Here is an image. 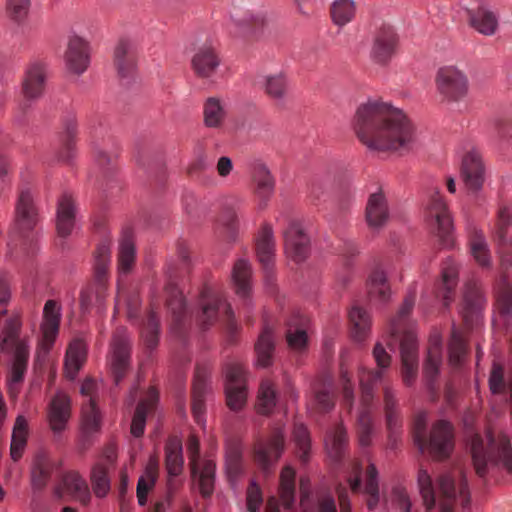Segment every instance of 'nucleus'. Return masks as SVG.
<instances>
[{
  "mask_svg": "<svg viewBox=\"0 0 512 512\" xmlns=\"http://www.w3.org/2000/svg\"><path fill=\"white\" fill-rule=\"evenodd\" d=\"M251 266L247 260H238L232 270V281L235 292L241 298H248L251 292Z\"/></svg>",
  "mask_w": 512,
  "mask_h": 512,
  "instance_id": "47",
  "label": "nucleus"
},
{
  "mask_svg": "<svg viewBox=\"0 0 512 512\" xmlns=\"http://www.w3.org/2000/svg\"><path fill=\"white\" fill-rule=\"evenodd\" d=\"M165 466L170 477L179 476L183 471L184 459L182 441L178 436H170L164 447Z\"/></svg>",
  "mask_w": 512,
  "mask_h": 512,
  "instance_id": "33",
  "label": "nucleus"
},
{
  "mask_svg": "<svg viewBox=\"0 0 512 512\" xmlns=\"http://www.w3.org/2000/svg\"><path fill=\"white\" fill-rule=\"evenodd\" d=\"M400 356L403 381L410 386L418 373V340L413 328L403 332L400 337Z\"/></svg>",
  "mask_w": 512,
  "mask_h": 512,
  "instance_id": "12",
  "label": "nucleus"
},
{
  "mask_svg": "<svg viewBox=\"0 0 512 512\" xmlns=\"http://www.w3.org/2000/svg\"><path fill=\"white\" fill-rule=\"evenodd\" d=\"M70 416L71 399L66 393L58 391L48 408V422L54 434H60L66 429Z\"/></svg>",
  "mask_w": 512,
  "mask_h": 512,
  "instance_id": "22",
  "label": "nucleus"
},
{
  "mask_svg": "<svg viewBox=\"0 0 512 512\" xmlns=\"http://www.w3.org/2000/svg\"><path fill=\"white\" fill-rule=\"evenodd\" d=\"M466 231L470 253L475 262L482 268H491V254L483 231L473 223L467 225Z\"/></svg>",
  "mask_w": 512,
  "mask_h": 512,
  "instance_id": "27",
  "label": "nucleus"
},
{
  "mask_svg": "<svg viewBox=\"0 0 512 512\" xmlns=\"http://www.w3.org/2000/svg\"><path fill=\"white\" fill-rule=\"evenodd\" d=\"M38 223V212L29 191H22L18 197L15 218L11 233L18 237H28Z\"/></svg>",
  "mask_w": 512,
  "mask_h": 512,
  "instance_id": "10",
  "label": "nucleus"
},
{
  "mask_svg": "<svg viewBox=\"0 0 512 512\" xmlns=\"http://www.w3.org/2000/svg\"><path fill=\"white\" fill-rule=\"evenodd\" d=\"M382 377V370H368L365 368L359 370V384L361 389L359 413L366 412L368 415H371L374 401V389Z\"/></svg>",
  "mask_w": 512,
  "mask_h": 512,
  "instance_id": "30",
  "label": "nucleus"
},
{
  "mask_svg": "<svg viewBox=\"0 0 512 512\" xmlns=\"http://www.w3.org/2000/svg\"><path fill=\"white\" fill-rule=\"evenodd\" d=\"M373 420L372 416L366 412L358 413L357 417V437L361 447H368L372 443Z\"/></svg>",
  "mask_w": 512,
  "mask_h": 512,
  "instance_id": "64",
  "label": "nucleus"
},
{
  "mask_svg": "<svg viewBox=\"0 0 512 512\" xmlns=\"http://www.w3.org/2000/svg\"><path fill=\"white\" fill-rule=\"evenodd\" d=\"M160 323L157 314L151 310L147 320L141 329V338L150 350L154 349L159 342Z\"/></svg>",
  "mask_w": 512,
  "mask_h": 512,
  "instance_id": "57",
  "label": "nucleus"
},
{
  "mask_svg": "<svg viewBox=\"0 0 512 512\" xmlns=\"http://www.w3.org/2000/svg\"><path fill=\"white\" fill-rule=\"evenodd\" d=\"M131 361V344L125 327L117 328L112 336L109 354V367L114 382L118 385L126 376Z\"/></svg>",
  "mask_w": 512,
  "mask_h": 512,
  "instance_id": "7",
  "label": "nucleus"
},
{
  "mask_svg": "<svg viewBox=\"0 0 512 512\" xmlns=\"http://www.w3.org/2000/svg\"><path fill=\"white\" fill-rule=\"evenodd\" d=\"M207 297L208 288H205L201 292L202 311L198 318L201 328L205 330L211 326L217 320L218 311L220 308H223L229 319V329H235L234 312L231 305L225 299L220 297H213L210 301H206Z\"/></svg>",
  "mask_w": 512,
  "mask_h": 512,
  "instance_id": "18",
  "label": "nucleus"
},
{
  "mask_svg": "<svg viewBox=\"0 0 512 512\" xmlns=\"http://www.w3.org/2000/svg\"><path fill=\"white\" fill-rule=\"evenodd\" d=\"M158 476V464L154 460H150L145 468L143 475H141L137 482L136 495L137 501L140 506H145L147 503L148 493L155 486Z\"/></svg>",
  "mask_w": 512,
  "mask_h": 512,
  "instance_id": "50",
  "label": "nucleus"
},
{
  "mask_svg": "<svg viewBox=\"0 0 512 512\" xmlns=\"http://www.w3.org/2000/svg\"><path fill=\"white\" fill-rule=\"evenodd\" d=\"M353 129L359 141L372 151H408L415 141V128L404 112L377 100L358 107Z\"/></svg>",
  "mask_w": 512,
  "mask_h": 512,
  "instance_id": "1",
  "label": "nucleus"
},
{
  "mask_svg": "<svg viewBox=\"0 0 512 512\" xmlns=\"http://www.w3.org/2000/svg\"><path fill=\"white\" fill-rule=\"evenodd\" d=\"M111 262L110 243H100L94 252V279L80 292V308L83 313L100 304L107 295L108 270Z\"/></svg>",
  "mask_w": 512,
  "mask_h": 512,
  "instance_id": "3",
  "label": "nucleus"
},
{
  "mask_svg": "<svg viewBox=\"0 0 512 512\" xmlns=\"http://www.w3.org/2000/svg\"><path fill=\"white\" fill-rule=\"evenodd\" d=\"M507 270L494 286V312L509 323L512 316V284L507 279Z\"/></svg>",
  "mask_w": 512,
  "mask_h": 512,
  "instance_id": "29",
  "label": "nucleus"
},
{
  "mask_svg": "<svg viewBox=\"0 0 512 512\" xmlns=\"http://www.w3.org/2000/svg\"><path fill=\"white\" fill-rule=\"evenodd\" d=\"M398 42V36L392 27L385 25L380 27L373 37L371 59L377 64H387L396 54Z\"/></svg>",
  "mask_w": 512,
  "mask_h": 512,
  "instance_id": "15",
  "label": "nucleus"
},
{
  "mask_svg": "<svg viewBox=\"0 0 512 512\" xmlns=\"http://www.w3.org/2000/svg\"><path fill=\"white\" fill-rule=\"evenodd\" d=\"M54 470L55 463L45 451H38L34 455L30 467V485L33 493L42 491L48 485Z\"/></svg>",
  "mask_w": 512,
  "mask_h": 512,
  "instance_id": "21",
  "label": "nucleus"
},
{
  "mask_svg": "<svg viewBox=\"0 0 512 512\" xmlns=\"http://www.w3.org/2000/svg\"><path fill=\"white\" fill-rule=\"evenodd\" d=\"M469 24L485 36L494 35L498 29V15L488 5H478L467 9Z\"/></svg>",
  "mask_w": 512,
  "mask_h": 512,
  "instance_id": "26",
  "label": "nucleus"
},
{
  "mask_svg": "<svg viewBox=\"0 0 512 512\" xmlns=\"http://www.w3.org/2000/svg\"><path fill=\"white\" fill-rule=\"evenodd\" d=\"M424 217L427 224L435 229L441 246L452 248L455 244L453 218L438 190L429 193L424 204Z\"/></svg>",
  "mask_w": 512,
  "mask_h": 512,
  "instance_id": "4",
  "label": "nucleus"
},
{
  "mask_svg": "<svg viewBox=\"0 0 512 512\" xmlns=\"http://www.w3.org/2000/svg\"><path fill=\"white\" fill-rule=\"evenodd\" d=\"M47 71L42 62L32 63L23 80V93L29 99H35L42 95L45 89Z\"/></svg>",
  "mask_w": 512,
  "mask_h": 512,
  "instance_id": "31",
  "label": "nucleus"
},
{
  "mask_svg": "<svg viewBox=\"0 0 512 512\" xmlns=\"http://www.w3.org/2000/svg\"><path fill=\"white\" fill-rule=\"evenodd\" d=\"M209 371L197 365L192 389V414L196 423L205 426V396L208 391Z\"/></svg>",
  "mask_w": 512,
  "mask_h": 512,
  "instance_id": "20",
  "label": "nucleus"
},
{
  "mask_svg": "<svg viewBox=\"0 0 512 512\" xmlns=\"http://www.w3.org/2000/svg\"><path fill=\"white\" fill-rule=\"evenodd\" d=\"M438 489L441 495L439 512H453L455 500L461 499V505L466 508L470 504V492L465 475L460 474L456 483L450 474H443L438 478Z\"/></svg>",
  "mask_w": 512,
  "mask_h": 512,
  "instance_id": "8",
  "label": "nucleus"
},
{
  "mask_svg": "<svg viewBox=\"0 0 512 512\" xmlns=\"http://www.w3.org/2000/svg\"><path fill=\"white\" fill-rule=\"evenodd\" d=\"M255 249L263 269L271 270L275 259V239L273 228L269 223H263L258 231L255 237Z\"/></svg>",
  "mask_w": 512,
  "mask_h": 512,
  "instance_id": "23",
  "label": "nucleus"
},
{
  "mask_svg": "<svg viewBox=\"0 0 512 512\" xmlns=\"http://www.w3.org/2000/svg\"><path fill=\"white\" fill-rule=\"evenodd\" d=\"M195 74L201 78L213 76L221 64L219 50L212 43L200 46L191 60Z\"/></svg>",
  "mask_w": 512,
  "mask_h": 512,
  "instance_id": "19",
  "label": "nucleus"
},
{
  "mask_svg": "<svg viewBox=\"0 0 512 512\" xmlns=\"http://www.w3.org/2000/svg\"><path fill=\"white\" fill-rule=\"evenodd\" d=\"M253 183L255 185L256 195L266 202L274 192L275 182L268 170L263 164H256L252 170Z\"/></svg>",
  "mask_w": 512,
  "mask_h": 512,
  "instance_id": "42",
  "label": "nucleus"
},
{
  "mask_svg": "<svg viewBox=\"0 0 512 512\" xmlns=\"http://www.w3.org/2000/svg\"><path fill=\"white\" fill-rule=\"evenodd\" d=\"M365 493L370 496L367 501L369 510L376 508L379 502L378 471L373 463H370L366 470Z\"/></svg>",
  "mask_w": 512,
  "mask_h": 512,
  "instance_id": "61",
  "label": "nucleus"
},
{
  "mask_svg": "<svg viewBox=\"0 0 512 512\" xmlns=\"http://www.w3.org/2000/svg\"><path fill=\"white\" fill-rule=\"evenodd\" d=\"M295 470L291 466H285L280 473L278 488L279 498L285 509L293 508L295 502Z\"/></svg>",
  "mask_w": 512,
  "mask_h": 512,
  "instance_id": "48",
  "label": "nucleus"
},
{
  "mask_svg": "<svg viewBox=\"0 0 512 512\" xmlns=\"http://www.w3.org/2000/svg\"><path fill=\"white\" fill-rule=\"evenodd\" d=\"M440 275L435 285V295L442 299L445 307H449L454 301L459 282V264L453 258H447L442 263Z\"/></svg>",
  "mask_w": 512,
  "mask_h": 512,
  "instance_id": "17",
  "label": "nucleus"
},
{
  "mask_svg": "<svg viewBox=\"0 0 512 512\" xmlns=\"http://www.w3.org/2000/svg\"><path fill=\"white\" fill-rule=\"evenodd\" d=\"M384 410L387 429L390 437L397 436L402 427V420L398 411V403L395 392L390 386L384 387Z\"/></svg>",
  "mask_w": 512,
  "mask_h": 512,
  "instance_id": "41",
  "label": "nucleus"
},
{
  "mask_svg": "<svg viewBox=\"0 0 512 512\" xmlns=\"http://www.w3.org/2000/svg\"><path fill=\"white\" fill-rule=\"evenodd\" d=\"M434 81L443 102H458L468 94V77L464 71L454 65L440 67L435 74Z\"/></svg>",
  "mask_w": 512,
  "mask_h": 512,
  "instance_id": "5",
  "label": "nucleus"
},
{
  "mask_svg": "<svg viewBox=\"0 0 512 512\" xmlns=\"http://www.w3.org/2000/svg\"><path fill=\"white\" fill-rule=\"evenodd\" d=\"M416 299V291L409 290L408 294L404 298V301L398 311L396 318L391 322V334L396 336L400 334V328L405 322L406 318L411 314Z\"/></svg>",
  "mask_w": 512,
  "mask_h": 512,
  "instance_id": "63",
  "label": "nucleus"
},
{
  "mask_svg": "<svg viewBox=\"0 0 512 512\" xmlns=\"http://www.w3.org/2000/svg\"><path fill=\"white\" fill-rule=\"evenodd\" d=\"M216 464L213 460H204L199 471V490L200 494L206 498L214 492Z\"/></svg>",
  "mask_w": 512,
  "mask_h": 512,
  "instance_id": "56",
  "label": "nucleus"
},
{
  "mask_svg": "<svg viewBox=\"0 0 512 512\" xmlns=\"http://www.w3.org/2000/svg\"><path fill=\"white\" fill-rule=\"evenodd\" d=\"M28 435V421L23 415H18L14 422L10 443V456L14 462L22 458L27 446Z\"/></svg>",
  "mask_w": 512,
  "mask_h": 512,
  "instance_id": "39",
  "label": "nucleus"
},
{
  "mask_svg": "<svg viewBox=\"0 0 512 512\" xmlns=\"http://www.w3.org/2000/svg\"><path fill=\"white\" fill-rule=\"evenodd\" d=\"M486 304V297L479 281L471 280L465 284L462 304V316L467 322L478 314Z\"/></svg>",
  "mask_w": 512,
  "mask_h": 512,
  "instance_id": "28",
  "label": "nucleus"
},
{
  "mask_svg": "<svg viewBox=\"0 0 512 512\" xmlns=\"http://www.w3.org/2000/svg\"><path fill=\"white\" fill-rule=\"evenodd\" d=\"M487 448H484L483 439L475 434L471 439V454L476 474L484 478L491 470L503 469L512 472V448L506 436L494 439L489 433Z\"/></svg>",
  "mask_w": 512,
  "mask_h": 512,
  "instance_id": "2",
  "label": "nucleus"
},
{
  "mask_svg": "<svg viewBox=\"0 0 512 512\" xmlns=\"http://www.w3.org/2000/svg\"><path fill=\"white\" fill-rule=\"evenodd\" d=\"M61 484L83 506L91 501V493L86 480L77 471H68L62 475Z\"/></svg>",
  "mask_w": 512,
  "mask_h": 512,
  "instance_id": "34",
  "label": "nucleus"
},
{
  "mask_svg": "<svg viewBox=\"0 0 512 512\" xmlns=\"http://www.w3.org/2000/svg\"><path fill=\"white\" fill-rule=\"evenodd\" d=\"M90 481L95 496L98 498L106 497L111 488L107 465L102 462L93 465Z\"/></svg>",
  "mask_w": 512,
  "mask_h": 512,
  "instance_id": "52",
  "label": "nucleus"
},
{
  "mask_svg": "<svg viewBox=\"0 0 512 512\" xmlns=\"http://www.w3.org/2000/svg\"><path fill=\"white\" fill-rule=\"evenodd\" d=\"M388 207L385 196L381 192L370 195L366 206V221L368 226L378 229L383 226L388 219Z\"/></svg>",
  "mask_w": 512,
  "mask_h": 512,
  "instance_id": "36",
  "label": "nucleus"
},
{
  "mask_svg": "<svg viewBox=\"0 0 512 512\" xmlns=\"http://www.w3.org/2000/svg\"><path fill=\"white\" fill-rule=\"evenodd\" d=\"M367 289L371 301L384 304L390 300L391 289L387 276L380 268L374 269L369 275Z\"/></svg>",
  "mask_w": 512,
  "mask_h": 512,
  "instance_id": "38",
  "label": "nucleus"
},
{
  "mask_svg": "<svg viewBox=\"0 0 512 512\" xmlns=\"http://www.w3.org/2000/svg\"><path fill=\"white\" fill-rule=\"evenodd\" d=\"M86 346L85 343L76 339L73 340L66 351L64 360L65 375L68 379L74 380L86 361Z\"/></svg>",
  "mask_w": 512,
  "mask_h": 512,
  "instance_id": "37",
  "label": "nucleus"
},
{
  "mask_svg": "<svg viewBox=\"0 0 512 512\" xmlns=\"http://www.w3.org/2000/svg\"><path fill=\"white\" fill-rule=\"evenodd\" d=\"M276 406V391L270 380H263L260 384L256 409L259 414L268 415Z\"/></svg>",
  "mask_w": 512,
  "mask_h": 512,
  "instance_id": "54",
  "label": "nucleus"
},
{
  "mask_svg": "<svg viewBox=\"0 0 512 512\" xmlns=\"http://www.w3.org/2000/svg\"><path fill=\"white\" fill-rule=\"evenodd\" d=\"M512 226V204H502L497 212L495 234L499 242L504 243L508 230Z\"/></svg>",
  "mask_w": 512,
  "mask_h": 512,
  "instance_id": "62",
  "label": "nucleus"
},
{
  "mask_svg": "<svg viewBox=\"0 0 512 512\" xmlns=\"http://www.w3.org/2000/svg\"><path fill=\"white\" fill-rule=\"evenodd\" d=\"M167 306L171 311L175 324H180L184 318L186 305L182 292L173 284L166 286Z\"/></svg>",
  "mask_w": 512,
  "mask_h": 512,
  "instance_id": "55",
  "label": "nucleus"
},
{
  "mask_svg": "<svg viewBox=\"0 0 512 512\" xmlns=\"http://www.w3.org/2000/svg\"><path fill=\"white\" fill-rule=\"evenodd\" d=\"M157 401L158 391L154 387H150L147 397L141 400L136 406L132 418L130 432L134 437L138 438L144 434L147 412L155 406Z\"/></svg>",
  "mask_w": 512,
  "mask_h": 512,
  "instance_id": "35",
  "label": "nucleus"
},
{
  "mask_svg": "<svg viewBox=\"0 0 512 512\" xmlns=\"http://www.w3.org/2000/svg\"><path fill=\"white\" fill-rule=\"evenodd\" d=\"M114 65L121 78L132 76L137 68V51L128 39H120L114 48Z\"/></svg>",
  "mask_w": 512,
  "mask_h": 512,
  "instance_id": "25",
  "label": "nucleus"
},
{
  "mask_svg": "<svg viewBox=\"0 0 512 512\" xmlns=\"http://www.w3.org/2000/svg\"><path fill=\"white\" fill-rule=\"evenodd\" d=\"M454 447L453 426L446 420L435 422L431 428L427 448L433 459L448 458Z\"/></svg>",
  "mask_w": 512,
  "mask_h": 512,
  "instance_id": "11",
  "label": "nucleus"
},
{
  "mask_svg": "<svg viewBox=\"0 0 512 512\" xmlns=\"http://www.w3.org/2000/svg\"><path fill=\"white\" fill-rule=\"evenodd\" d=\"M29 360V345L20 342L13 353V361L10 370V390L13 384L21 383L27 370Z\"/></svg>",
  "mask_w": 512,
  "mask_h": 512,
  "instance_id": "45",
  "label": "nucleus"
},
{
  "mask_svg": "<svg viewBox=\"0 0 512 512\" xmlns=\"http://www.w3.org/2000/svg\"><path fill=\"white\" fill-rule=\"evenodd\" d=\"M226 404L232 411H240L247 401L246 370L238 361L224 365Z\"/></svg>",
  "mask_w": 512,
  "mask_h": 512,
  "instance_id": "6",
  "label": "nucleus"
},
{
  "mask_svg": "<svg viewBox=\"0 0 512 512\" xmlns=\"http://www.w3.org/2000/svg\"><path fill=\"white\" fill-rule=\"evenodd\" d=\"M75 203L71 194L64 193L58 200L56 229L60 237L71 234L75 222Z\"/></svg>",
  "mask_w": 512,
  "mask_h": 512,
  "instance_id": "32",
  "label": "nucleus"
},
{
  "mask_svg": "<svg viewBox=\"0 0 512 512\" xmlns=\"http://www.w3.org/2000/svg\"><path fill=\"white\" fill-rule=\"evenodd\" d=\"M284 248L287 258L295 263H301L308 257L310 241L298 222H291L284 232Z\"/></svg>",
  "mask_w": 512,
  "mask_h": 512,
  "instance_id": "16",
  "label": "nucleus"
},
{
  "mask_svg": "<svg viewBox=\"0 0 512 512\" xmlns=\"http://www.w3.org/2000/svg\"><path fill=\"white\" fill-rule=\"evenodd\" d=\"M351 335L356 342H363L369 335L371 318L369 313L360 307H353L349 313Z\"/></svg>",
  "mask_w": 512,
  "mask_h": 512,
  "instance_id": "49",
  "label": "nucleus"
},
{
  "mask_svg": "<svg viewBox=\"0 0 512 512\" xmlns=\"http://www.w3.org/2000/svg\"><path fill=\"white\" fill-rule=\"evenodd\" d=\"M461 177L469 191L477 193L482 189L485 179V166L482 155L476 148L469 150L463 157Z\"/></svg>",
  "mask_w": 512,
  "mask_h": 512,
  "instance_id": "14",
  "label": "nucleus"
},
{
  "mask_svg": "<svg viewBox=\"0 0 512 512\" xmlns=\"http://www.w3.org/2000/svg\"><path fill=\"white\" fill-rule=\"evenodd\" d=\"M293 440L300 460L304 463L307 462L311 450V438L304 424L298 423L294 425Z\"/></svg>",
  "mask_w": 512,
  "mask_h": 512,
  "instance_id": "59",
  "label": "nucleus"
},
{
  "mask_svg": "<svg viewBox=\"0 0 512 512\" xmlns=\"http://www.w3.org/2000/svg\"><path fill=\"white\" fill-rule=\"evenodd\" d=\"M136 258V249L133 240V233L130 228H125L122 232V238L118 254V271L126 274L131 271Z\"/></svg>",
  "mask_w": 512,
  "mask_h": 512,
  "instance_id": "40",
  "label": "nucleus"
},
{
  "mask_svg": "<svg viewBox=\"0 0 512 512\" xmlns=\"http://www.w3.org/2000/svg\"><path fill=\"white\" fill-rule=\"evenodd\" d=\"M61 306L56 300H47L43 308V319L40 325L42 339L39 349L45 354L53 347L59 333L61 322Z\"/></svg>",
  "mask_w": 512,
  "mask_h": 512,
  "instance_id": "13",
  "label": "nucleus"
},
{
  "mask_svg": "<svg viewBox=\"0 0 512 512\" xmlns=\"http://www.w3.org/2000/svg\"><path fill=\"white\" fill-rule=\"evenodd\" d=\"M449 363L452 366H459L466 356L467 348L461 334L453 326L448 346Z\"/></svg>",
  "mask_w": 512,
  "mask_h": 512,
  "instance_id": "60",
  "label": "nucleus"
},
{
  "mask_svg": "<svg viewBox=\"0 0 512 512\" xmlns=\"http://www.w3.org/2000/svg\"><path fill=\"white\" fill-rule=\"evenodd\" d=\"M227 116L224 104L219 98L209 97L203 105V121L208 128H220Z\"/></svg>",
  "mask_w": 512,
  "mask_h": 512,
  "instance_id": "46",
  "label": "nucleus"
},
{
  "mask_svg": "<svg viewBox=\"0 0 512 512\" xmlns=\"http://www.w3.org/2000/svg\"><path fill=\"white\" fill-rule=\"evenodd\" d=\"M324 443L328 455L334 460L340 459L348 443L344 425L339 423L329 431L325 436Z\"/></svg>",
  "mask_w": 512,
  "mask_h": 512,
  "instance_id": "44",
  "label": "nucleus"
},
{
  "mask_svg": "<svg viewBox=\"0 0 512 512\" xmlns=\"http://www.w3.org/2000/svg\"><path fill=\"white\" fill-rule=\"evenodd\" d=\"M257 355L256 366L267 368L272 365L274 352L273 332L269 327H264L255 344Z\"/></svg>",
  "mask_w": 512,
  "mask_h": 512,
  "instance_id": "43",
  "label": "nucleus"
},
{
  "mask_svg": "<svg viewBox=\"0 0 512 512\" xmlns=\"http://www.w3.org/2000/svg\"><path fill=\"white\" fill-rule=\"evenodd\" d=\"M285 439L282 429H276L270 437L258 440L254 446L255 461L265 474L272 471L273 465L279 460L284 451Z\"/></svg>",
  "mask_w": 512,
  "mask_h": 512,
  "instance_id": "9",
  "label": "nucleus"
},
{
  "mask_svg": "<svg viewBox=\"0 0 512 512\" xmlns=\"http://www.w3.org/2000/svg\"><path fill=\"white\" fill-rule=\"evenodd\" d=\"M21 320L18 317H12L6 320L4 328H3V338L1 347L2 350H7L10 347H14V350L16 349V346L20 342H27L24 339H20V331H21Z\"/></svg>",
  "mask_w": 512,
  "mask_h": 512,
  "instance_id": "58",
  "label": "nucleus"
},
{
  "mask_svg": "<svg viewBox=\"0 0 512 512\" xmlns=\"http://www.w3.org/2000/svg\"><path fill=\"white\" fill-rule=\"evenodd\" d=\"M67 68L75 73L82 74L90 63V49L88 43L78 36L70 38L65 54Z\"/></svg>",
  "mask_w": 512,
  "mask_h": 512,
  "instance_id": "24",
  "label": "nucleus"
},
{
  "mask_svg": "<svg viewBox=\"0 0 512 512\" xmlns=\"http://www.w3.org/2000/svg\"><path fill=\"white\" fill-rule=\"evenodd\" d=\"M356 13V5L353 0H335L330 8L332 22L343 27L353 20Z\"/></svg>",
  "mask_w": 512,
  "mask_h": 512,
  "instance_id": "53",
  "label": "nucleus"
},
{
  "mask_svg": "<svg viewBox=\"0 0 512 512\" xmlns=\"http://www.w3.org/2000/svg\"><path fill=\"white\" fill-rule=\"evenodd\" d=\"M81 425L85 434L99 432L101 429L102 416L97 406L96 398L89 399L87 404L82 406Z\"/></svg>",
  "mask_w": 512,
  "mask_h": 512,
  "instance_id": "51",
  "label": "nucleus"
}]
</instances>
